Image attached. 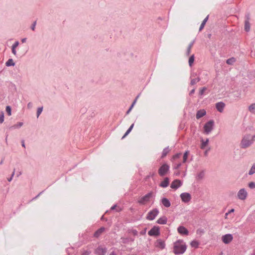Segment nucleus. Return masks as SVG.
I'll use <instances>...</instances> for the list:
<instances>
[{"label":"nucleus","mask_w":255,"mask_h":255,"mask_svg":"<svg viewBox=\"0 0 255 255\" xmlns=\"http://www.w3.org/2000/svg\"><path fill=\"white\" fill-rule=\"evenodd\" d=\"M187 246L182 240H178L174 243L173 253L175 255L183 254L186 250Z\"/></svg>","instance_id":"1"},{"label":"nucleus","mask_w":255,"mask_h":255,"mask_svg":"<svg viewBox=\"0 0 255 255\" xmlns=\"http://www.w3.org/2000/svg\"><path fill=\"white\" fill-rule=\"evenodd\" d=\"M251 135L250 134L245 135L241 141V147L243 148H246L250 146L253 143V141H251Z\"/></svg>","instance_id":"2"},{"label":"nucleus","mask_w":255,"mask_h":255,"mask_svg":"<svg viewBox=\"0 0 255 255\" xmlns=\"http://www.w3.org/2000/svg\"><path fill=\"white\" fill-rule=\"evenodd\" d=\"M153 193L152 192H150L144 196L139 198L137 201L138 203L140 205H145L147 202H149L151 198L152 197Z\"/></svg>","instance_id":"3"},{"label":"nucleus","mask_w":255,"mask_h":255,"mask_svg":"<svg viewBox=\"0 0 255 255\" xmlns=\"http://www.w3.org/2000/svg\"><path fill=\"white\" fill-rule=\"evenodd\" d=\"M170 167L167 163L163 164L158 169V174L163 177L166 175V174L169 171Z\"/></svg>","instance_id":"4"},{"label":"nucleus","mask_w":255,"mask_h":255,"mask_svg":"<svg viewBox=\"0 0 255 255\" xmlns=\"http://www.w3.org/2000/svg\"><path fill=\"white\" fill-rule=\"evenodd\" d=\"M214 122L211 120L207 122L204 126V133L208 134L213 129Z\"/></svg>","instance_id":"5"},{"label":"nucleus","mask_w":255,"mask_h":255,"mask_svg":"<svg viewBox=\"0 0 255 255\" xmlns=\"http://www.w3.org/2000/svg\"><path fill=\"white\" fill-rule=\"evenodd\" d=\"M158 213L159 211L157 209H154L148 212L146 216V219L148 220H153L157 216Z\"/></svg>","instance_id":"6"},{"label":"nucleus","mask_w":255,"mask_h":255,"mask_svg":"<svg viewBox=\"0 0 255 255\" xmlns=\"http://www.w3.org/2000/svg\"><path fill=\"white\" fill-rule=\"evenodd\" d=\"M150 236H158L160 235V228L158 226H154L148 232Z\"/></svg>","instance_id":"7"},{"label":"nucleus","mask_w":255,"mask_h":255,"mask_svg":"<svg viewBox=\"0 0 255 255\" xmlns=\"http://www.w3.org/2000/svg\"><path fill=\"white\" fill-rule=\"evenodd\" d=\"M182 201L184 203L189 202L191 199V196L189 193H182L180 194Z\"/></svg>","instance_id":"8"},{"label":"nucleus","mask_w":255,"mask_h":255,"mask_svg":"<svg viewBox=\"0 0 255 255\" xmlns=\"http://www.w3.org/2000/svg\"><path fill=\"white\" fill-rule=\"evenodd\" d=\"M233 239V237L232 235L230 234L224 235L222 237V240L223 242L226 244H229L230 242H232Z\"/></svg>","instance_id":"9"},{"label":"nucleus","mask_w":255,"mask_h":255,"mask_svg":"<svg viewBox=\"0 0 255 255\" xmlns=\"http://www.w3.org/2000/svg\"><path fill=\"white\" fill-rule=\"evenodd\" d=\"M246 20L245 21V30L247 32H249L250 30V13H247L245 16Z\"/></svg>","instance_id":"10"},{"label":"nucleus","mask_w":255,"mask_h":255,"mask_svg":"<svg viewBox=\"0 0 255 255\" xmlns=\"http://www.w3.org/2000/svg\"><path fill=\"white\" fill-rule=\"evenodd\" d=\"M238 196L240 199L244 200L247 198V192L244 188L241 189L238 192Z\"/></svg>","instance_id":"11"},{"label":"nucleus","mask_w":255,"mask_h":255,"mask_svg":"<svg viewBox=\"0 0 255 255\" xmlns=\"http://www.w3.org/2000/svg\"><path fill=\"white\" fill-rule=\"evenodd\" d=\"M182 185L181 180L179 179H175L171 184L170 187L173 189L176 190Z\"/></svg>","instance_id":"12"},{"label":"nucleus","mask_w":255,"mask_h":255,"mask_svg":"<svg viewBox=\"0 0 255 255\" xmlns=\"http://www.w3.org/2000/svg\"><path fill=\"white\" fill-rule=\"evenodd\" d=\"M107 252V249L106 248H102L99 247L95 250V254L97 255H105Z\"/></svg>","instance_id":"13"},{"label":"nucleus","mask_w":255,"mask_h":255,"mask_svg":"<svg viewBox=\"0 0 255 255\" xmlns=\"http://www.w3.org/2000/svg\"><path fill=\"white\" fill-rule=\"evenodd\" d=\"M178 232L182 235H188L189 234V231L188 230L183 226H179L177 228Z\"/></svg>","instance_id":"14"},{"label":"nucleus","mask_w":255,"mask_h":255,"mask_svg":"<svg viewBox=\"0 0 255 255\" xmlns=\"http://www.w3.org/2000/svg\"><path fill=\"white\" fill-rule=\"evenodd\" d=\"M165 246V245L164 241H163L160 239L157 240L155 242V247L157 248H159L161 250L164 249Z\"/></svg>","instance_id":"15"},{"label":"nucleus","mask_w":255,"mask_h":255,"mask_svg":"<svg viewBox=\"0 0 255 255\" xmlns=\"http://www.w3.org/2000/svg\"><path fill=\"white\" fill-rule=\"evenodd\" d=\"M105 231V228L104 227H101L98 230H97L94 234V237L98 238Z\"/></svg>","instance_id":"16"},{"label":"nucleus","mask_w":255,"mask_h":255,"mask_svg":"<svg viewBox=\"0 0 255 255\" xmlns=\"http://www.w3.org/2000/svg\"><path fill=\"white\" fill-rule=\"evenodd\" d=\"M225 106L224 103L220 102L216 104V108L219 112H222Z\"/></svg>","instance_id":"17"},{"label":"nucleus","mask_w":255,"mask_h":255,"mask_svg":"<svg viewBox=\"0 0 255 255\" xmlns=\"http://www.w3.org/2000/svg\"><path fill=\"white\" fill-rule=\"evenodd\" d=\"M206 114V112L205 110H200L197 112L196 117L197 119H199L200 118L204 116Z\"/></svg>","instance_id":"18"},{"label":"nucleus","mask_w":255,"mask_h":255,"mask_svg":"<svg viewBox=\"0 0 255 255\" xmlns=\"http://www.w3.org/2000/svg\"><path fill=\"white\" fill-rule=\"evenodd\" d=\"M162 204L165 207L168 208L171 206V203L169 200L166 198H163L161 200Z\"/></svg>","instance_id":"19"},{"label":"nucleus","mask_w":255,"mask_h":255,"mask_svg":"<svg viewBox=\"0 0 255 255\" xmlns=\"http://www.w3.org/2000/svg\"><path fill=\"white\" fill-rule=\"evenodd\" d=\"M169 183V179L168 177H165L164 180L160 183V186L163 188L167 187Z\"/></svg>","instance_id":"20"},{"label":"nucleus","mask_w":255,"mask_h":255,"mask_svg":"<svg viewBox=\"0 0 255 255\" xmlns=\"http://www.w3.org/2000/svg\"><path fill=\"white\" fill-rule=\"evenodd\" d=\"M167 218L165 216L160 218L157 220L156 223L159 224L165 225L167 223Z\"/></svg>","instance_id":"21"},{"label":"nucleus","mask_w":255,"mask_h":255,"mask_svg":"<svg viewBox=\"0 0 255 255\" xmlns=\"http://www.w3.org/2000/svg\"><path fill=\"white\" fill-rule=\"evenodd\" d=\"M121 239L122 243L124 244H128L130 242H133L134 241V239L132 238L122 237Z\"/></svg>","instance_id":"22"},{"label":"nucleus","mask_w":255,"mask_h":255,"mask_svg":"<svg viewBox=\"0 0 255 255\" xmlns=\"http://www.w3.org/2000/svg\"><path fill=\"white\" fill-rule=\"evenodd\" d=\"M170 150L171 149L169 148V146L164 148L163 149L161 158H164L167 155V154L170 151Z\"/></svg>","instance_id":"23"},{"label":"nucleus","mask_w":255,"mask_h":255,"mask_svg":"<svg viewBox=\"0 0 255 255\" xmlns=\"http://www.w3.org/2000/svg\"><path fill=\"white\" fill-rule=\"evenodd\" d=\"M201 141L202 142L201 145V148L203 149L205 148V147L208 144L209 139L207 138L205 141H204L203 139H202Z\"/></svg>","instance_id":"24"},{"label":"nucleus","mask_w":255,"mask_h":255,"mask_svg":"<svg viewBox=\"0 0 255 255\" xmlns=\"http://www.w3.org/2000/svg\"><path fill=\"white\" fill-rule=\"evenodd\" d=\"M208 18H209V15H207L206 16V17L203 20V21H202V23H201V25H200V26L199 27V30L200 31H201L203 29V28L204 27L205 25L206 22L208 20Z\"/></svg>","instance_id":"25"},{"label":"nucleus","mask_w":255,"mask_h":255,"mask_svg":"<svg viewBox=\"0 0 255 255\" xmlns=\"http://www.w3.org/2000/svg\"><path fill=\"white\" fill-rule=\"evenodd\" d=\"M249 110L252 113L255 114V103L251 105L249 107Z\"/></svg>","instance_id":"26"},{"label":"nucleus","mask_w":255,"mask_h":255,"mask_svg":"<svg viewBox=\"0 0 255 255\" xmlns=\"http://www.w3.org/2000/svg\"><path fill=\"white\" fill-rule=\"evenodd\" d=\"M190 245L192 247L197 248L199 246V243L198 241L194 240L191 242Z\"/></svg>","instance_id":"27"},{"label":"nucleus","mask_w":255,"mask_h":255,"mask_svg":"<svg viewBox=\"0 0 255 255\" xmlns=\"http://www.w3.org/2000/svg\"><path fill=\"white\" fill-rule=\"evenodd\" d=\"M189 153V151L188 150H187L184 152L183 157V163H185L186 162Z\"/></svg>","instance_id":"28"},{"label":"nucleus","mask_w":255,"mask_h":255,"mask_svg":"<svg viewBox=\"0 0 255 255\" xmlns=\"http://www.w3.org/2000/svg\"><path fill=\"white\" fill-rule=\"evenodd\" d=\"M134 126V124H132L130 126V127L128 128V129L127 130V131H126V132L125 133V134L124 135V136L122 137V139L125 138L130 131L131 130H132L133 127Z\"/></svg>","instance_id":"29"},{"label":"nucleus","mask_w":255,"mask_h":255,"mask_svg":"<svg viewBox=\"0 0 255 255\" xmlns=\"http://www.w3.org/2000/svg\"><path fill=\"white\" fill-rule=\"evenodd\" d=\"M204 172L203 171L200 172L199 173L197 176V179L198 180H201L204 177Z\"/></svg>","instance_id":"30"},{"label":"nucleus","mask_w":255,"mask_h":255,"mask_svg":"<svg viewBox=\"0 0 255 255\" xmlns=\"http://www.w3.org/2000/svg\"><path fill=\"white\" fill-rule=\"evenodd\" d=\"M194 61V55H192L189 59V65L190 67L192 66V64Z\"/></svg>","instance_id":"31"},{"label":"nucleus","mask_w":255,"mask_h":255,"mask_svg":"<svg viewBox=\"0 0 255 255\" xmlns=\"http://www.w3.org/2000/svg\"><path fill=\"white\" fill-rule=\"evenodd\" d=\"M139 97V95H138L135 99L134 100V101L133 102V103H132L131 105L130 106V108H129V109L128 110V111L127 112V114H128L130 112V111H131V110L132 109V108H133L134 105L135 104V103H136V100Z\"/></svg>","instance_id":"32"},{"label":"nucleus","mask_w":255,"mask_h":255,"mask_svg":"<svg viewBox=\"0 0 255 255\" xmlns=\"http://www.w3.org/2000/svg\"><path fill=\"white\" fill-rule=\"evenodd\" d=\"M23 125V123L22 122H19L17 124H15L12 127H11L10 128H19Z\"/></svg>","instance_id":"33"},{"label":"nucleus","mask_w":255,"mask_h":255,"mask_svg":"<svg viewBox=\"0 0 255 255\" xmlns=\"http://www.w3.org/2000/svg\"><path fill=\"white\" fill-rule=\"evenodd\" d=\"M255 173V163L253 165L249 172V174L251 175Z\"/></svg>","instance_id":"34"},{"label":"nucleus","mask_w":255,"mask_h":255,"mask_svg":"<svg viewBox=\"0 0 255 255\" xmlns=\"http://www.w3.org/2000/svg\"><path fill=\"white\" fill-rule=\"evenodd\" d=\"M235 59L234 57L227 59L226 63L229 65H232L235 62Z\"/></svg>","instance_id":"35"},{"label":"nucleus","mask_w":255,"mask_h":255,"mask_svg":"<svg viewBox=\"0 0 255 255\" xmlns=\"http://www.w3.org/2000/svg\"><path fill=\"white\" fill-rule=\"evenodd\" d=\"M6 65L7 66H14V63L13 62V61L12 59H9L6 62Z\"/></svg>","instance_id":"36"},{"label":"nucleus","mask_w":255,"mask_h":255,"mask_svg":"<svg viewBox=\"0 0 255 255\" xmlns=\"http://www.w3.org/2000/svg\"><path fill=\"white\" fill-rule=\"evenodd\" d=\"M207 90V88L205 87L201 88L199 91V95L202 96L204 94V92Z\"/></svg>","instance_id":"37"},{"label":"nucleus","mask_w":255,"mask_h":255,"mask_svg":"<svg viewBox=\"0 0 255 255\" xmlns=\"http://www.w3.org/2000/svg\"><path fill=\"white\" fill-rule=\"evenodd\" d=\"M6 112H7L8 116H10L11 115V108L9 106H6Z\"/></svg>","instance_id":"38"},{"label":"nucleus","mask_w":255,"mask_h":255,"mask_svg":"<svg viewBox=\"0 0 255 255\" xmlns=\"http://www.w3.org/2000/svg\"><path fill=\"white\" fill-rule=\"evenodd\" d=\"M181 154H182L181 153H178L175 154L174 155H173L172 158L173 159H176L179 158L181 156Z\"/></svg>","instance_id":"39"},{"label":"nucleus","mask_w":255,"mask_h":255,"mask_svg":"<svg viewBox=\"0 0 255 255\" xmlns=\"http://www.w3.org/2000/svg\"><path fill=\"white\" fill-rule=\"evenodd\" d=\"M43 108L40 107L38 108L37 111V116L38 117L39 115L41 114V112H42Z\"/></svg>","instance_id":"40"},{"label":"nucleus","mask_w":255,"mask_h":255,"mask_svg":"<svg viewBox=\"0 0 255 255\" xmlns=\"http://www.w3.org/2000/svg\"><path fill=\"white\" fill-rule=\"evenodd\" d=\"M249 187L251 189L255 188V183L254 182H250L249 184Z\"/></svg>","instance_id":"41"},{"label":"nucleus","mask_w":255,"mask_h":255,"mask_svg":"<svg viewBox=\"0 0 255 255\" xmlns=\"http://www.w3.org/2000/svg\"><path fill=\"white\" fill-rule=\"evenodd\" d=\"M91 254V252L86 250L82 252L81 255H89Z\"/></svg>","instance_id":"42"},{"label":"nucleus","mask_w":255,"mask_h":255,"mask_svg":"<svg viewBox=\"0 0 255 255\" xmlns=\"http://www.w3.org/2000/svg\"><path fill=\"white\" fill-rule=\"evenodd\" d=\"M181 165V163H177L176 164H175V165L173 167L174 169H178Z\"/></svg>","instance_id":"43"},{"label":"nucleus","mask_w":255,"mask_h":255,"mask_svg":"<svg viewBox=\"0 0 255 255\" xmlns=\"http://www.w3.org/2000/svg\"><path fill=\"white\" fill-rule=\"evenodd\" d=\"M4 121V115L3 113H1L0 115V123H2Z\"/></svg>","instance_id":"44"},{"label":"nucleus","mask_w":255,"mask_h":255,"mask_svg":"<svg viewBox=\"0 0 255 255\" xmlns=\"http://www.w3.org/2000/svg\"><path fill=\"white\" fill-rule=\"evenodd\" d=\"M197 83V82L196 81V80L195 79H193L191 80L190 85H194L196 84Z\"/></svg>","instance_id":"45"},{"label":"nucleus","mask_w":255,"mask_h":255,"mask_svg":"<svg viewBox=\"0 0 255 255\" xmlns=\"http://www.w3.org/2000/svg\"><path fill=\"white\" fill-rule=\"evenodd\" d=\"M191 48H189L188 47H187V50H186V54L187 56H189L191 53Z\"/></svg>","instance_id":"46"},{"label":"nucleus","mask_w":255,"mask_h":255,"mask_svg":"<svg viewBox=\"0 0 255 255\" xmlns=\"http://www.w3.org/2000/svg\"><path fill=\"white\" fill-rule=\"evenodd\" d=\"M19 44L18 41H16L14 43V44L12 45V47L14 48H16Z\"/></svg>","instance_id":"47"},{"label":"nucleus","mask_w":255,"mask_h":255,"mask_svg":"<svg viewBox=\"0 0 255 255\" xmlns=\"http://www.w3.org/2000/svg\"><path fill=\"white\" fill-rule=\"evenodd\" d=\"M194 42L195 41L193 40L188 45V47L189 48H192L194 43Z\"/></svg>","instance_id":"48"},{"label":"nucleus","mask_w":255,"mask_h":255,"mask_svg":"<svg viewBox=\"0 0 255 255\" xmlns=\"http://www.w3.org/2000/svg\"><path fill=\"white\" fill-rule=\"evenodd\" d=\"M131 232H132V233L133 234V235L134 236H137V235L138 232H137V231L136 230H132Z\"/></svg>","instance_id":"49"},{"label":"nucleus","mask_w":255,"mask_h":255,"mask_svg":"<svg viewBox=\"0 0 255 255\" xmlns=\"http://www.w3.org/2000/svg\"><path fill=\"white\" fill-rule=\"evenodd\" d=\"M15 49H16V48H12V53H13L14 55H16V51Z\"/></svg>","instance_id":"50"},{"label":"nucleus","mask_w":255,"mask_h":255,"mask_svg":"<svg viewBox=\"0 0 255 255\" xmlns=\"http://www.w3.org/2000/svg\"><path fill=\"white\" fill-rule=\"evenodd\" d=\"M195 89H192L190 92V93H189V95H192V94H193L195 92Z\"/></svg>","instance_id":"51"},{"label":"nucleus","mask_w":255,"mask_h":255,"mask_svg":"<svg viewBox=\"0 0 255 255\" xmlns=\"http://www.w3.org/2000/svg\"><path fill=\"white\" fill-rule=\"evenodd\" d=\"M35 25H36V21H35V22L33 23V25H32V27H31V29H32L33 30H34Z\"/></svg>","instance_id":"52"},{"label":"nucleus","mask_w":255,"mask_h":255,"mask_svg":"<svg viewBox=\"0 0 255 255\" xmlns=\"http://www.w3.org/2000/svg\"><path fill=\"white\" fill-rule=\"evenodd\" d=\"M251 141H253V142L254 140H255V134L254 135L251 136Z\"/></svg>","instance_id":"53"},{"label":"nucleus","mask_w":255,"mask_h":255,"mask_svg":"<svg viewBox=\"0 0 255 255\" xmlns=\"http://www.w3.org/2000/svg\"><path fill=\"white\" fill-rule=\"evenodd\" d=\"M122 211V208L120 207H118L117 208V212H120V211Z\"/></svg>","instance_id":"54"},{"label":"nucleus","mask_w":255,"mask_h":255,"mask_svg":"<svg viewBox=\"0 0 255 255\" xmlns=\"http://www.w3.org/2000/svg\"><path fill=\"white\" fill-rule=\"evenodd\" d=\"M117 205H115L114 206H112L111 208V210H114L116 209V208L117 207Z\"/></svg>","instance_id":"55"},{"label":"nucleus","mask_w":255,"mask_h":255,"mask_svg":"<svg viewBox=\"0 0 255 255\" xmlns=\"http://www.w3.org/2000/svg\"><path fill=\"white\" fill-rule=\"evenodd\" d=\"M14 174V171L12 172V176L10 178L8 179V181H10L11 180L12 177L13 176Z\"/></svg>","instance_id":"56"},{"label":"nucleus","mask_w":255,"mask_h":255,"mask_svg":"<svg viewBox=\"0 0 255 255\" xmlns=\"http://www.w3.org/2000/svg\"><path fill=\"white\" fill-rule=\"evenodd\" d=\"M32 106V104L31 103H29L27 105V107L28 108H30Z\"/></svg>","instance_id":"57"},{"label":"nucleus","mask_w":255,"mask_h":255,"mask_svg":"<svg viewBox=\"0 0 255 255\" xmlns=\"http://www.w3.org/2000/svg\"><path fill=\"white\" fill-rule=\"evenodd\" d=\"M195 79L197 82V83L199 82L201 80L200 78H199V77H197V78H195Z\"/></svg>","instance_id":"58"},{"label":"nucleus","mask_w":255,"mask_h":255,"mask_svg":"<svg viewBox=\"0 0 255 255\" xmlns=\"http://www.w3.org/2000/svg\"><path fill=\"white\" fill-rule=\"evenodd\" d=\"M26 38L22 39L21 40L22 42H23V43L25 42L26 41Z\"/></svg>","instance_id":"59"},{"label":"nucleus","mask_w":255,"mask_h":255,"mask_svg":"<svg viewBox=\"0 0 255 255\" xmlns=\"http://www.w3.org/2000/svg\"><path fill=\"white\" fill-rule=\"evenodd\" d=\"M110 255H116V254L114 253V252H112V253H110Z\"/></svg>","instance_id":"60"},{"label":"nucleus","mask_w":255,"mask_h":255,"mask_svg":"<svg viewBox=\"0 0 255 255\" xmlns=\"http://www.w3.org/2000/svg\"><path fill=\"white\" fill-rule=\"evenodd\" d=\"M208 154V150H206L205 152H204V154L205 155H207Z\"/></svg>","instance_id":"61"},{"label":"nucleus","mask_w":255,"mask_h":255,"mask_svg":"<svg viewBox=\"0 0 255 255\" xmlns=\"http://www.w3.org/2000/svg\"><path fill=\"white\" fill-rule=\"evenodd\" d=\"M234 211V209H231V210L229 212V213H231V212H233Z\"/></svg>","instance_id":"62"},{"label":"nucleus","mask_w":255,"mask_h":255,"mask_svg":"<svg viewBox=\"0 0 255 255\" xmlns=\"http://www.w3.org/2000/svg\"><path fill=\"white\" fill-rule=\"evenodd\" d=\"M22 146L24 147H25V144L23 141L22 142Z\"/></svg>","instance_id":"63"},{"label":"nucleus","mask_w":255,"mask_h":255,"mask_svg":"<svg viewBox=\"0 0 255 255\" xmlns=\"http://www.w3.org/2000/svg\"><path fill=\"white\" fill-rule=\"evenodd\" d=\"M145 233V231H144V232H141V234H144Z\"/></svg>","instance_id":"64"}]
</instances>
